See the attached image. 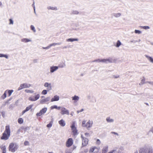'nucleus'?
Masks as SVG:
<instances>
[{
    "instance_id": "nucleus-44",
    "label": "nucleus",
    "mask_w": 153,
    "mask_h": 153,
    "mask_svg": "<svg viewBox=\"0 0 153 153\" xmlns=\"http://www.w3.org/2000/svg\"><path fill=\"white\" fill-rule=\"evenodd\" d=\"M72 13L74 14H78L79 13V12L77 10H73L72 11Z\"/></svg>"
},
{
    "instance_id": "nucleus-9",
    "label": "nucleus",
    "mask_w": 153,
    "mask_h": 153,
    "mask_svg": "<svg viewBox=\"0 0 153 153\" xmlns=\"http://www.w3.org/2000/svg\"><path fill=\"white\" fill-rule=\"evenodd\" d=\"M75 123L73 122L71 126L72 132L73 133V134L74 135L77 134V130L76 129V127H75Z\"/></svg>"
},
{
    "instance_id": "nucleus-30",
    "label": "nucleus",
    "mask_w": 153,
    "mask_h": 153,
    "mask_svg": "<svg viewBox=\"0 0 153 153\" xmlns=\"http://www.w3.org/2000/svg\"><path fill=\"white\" fill-rule=\"evenodd\" d=\"M66 66V65L65 63H63L62 64H59L58 66H57L58 67H59V68H63L65 67Z\"/></svg>"
},
{
    "instance_id": "nucleus-12",
    "label": "nucleus",
    "mask_w": 153,
    "mask_h": 153,
    "mask_svg": "<svg viewBox=\"0 0 153 153\" xmlns=\"http://www.w3.org/2000/svg\"><path fill=\"white\" fill-rule=\"evenodd\" d=\"M95 150V152H94V153H97L98 152V148L96 146H92L90 148L89 152L90 153L93 152Z\"/></svg>"
},
{
    "instance_id": "nucleus-1",
    "label": "nucleus",
    "mask_w": 153,
    "mask_h": 153,
    "mask_svg": "<svg viewBox=\"0 0 153 153\" xmlns=\"http://www.w3.org/2000/svg\"><path fill=\"white\" fill-rule=\"evenodd\" d=\"M10 130L9 126H7L5 127V129L2 134L1 139L4 140H7L10 135Z\"/></svg>"
},
{
    "instance_id": "nucleus-7",
    "label": "nucleus",
    "mask_w": 153,
    "mask_h": 153,
    "mask_svg": "<svg viewBox=\"0 0 153 153\" xmlns=\"http://www.w3.org/2000/svg\"><path fill=\"white\" fill-rule=\"evenodd\" d=\"M82 138V147L86 146L88 144V138L84 137L82 135H81Z\"/></svg>"
},
{
    "instance_id": "nucleus-55",
    "label": "nucleus",
    "mask_w": 153,
    "mask_h": 153,
    "mask_svg": "<svg viewBox=\"0 0 153 153\" xmlns=\"http://www.w3.org/2000/svg\"><path fill=\"white\" fill-rule=\"evenodd\" d=\"M147 82L151 85H153V82Z\"/></svg>"
},
{
    "instance_id": "nucleus-46",
    "label": "nucleus",
    "mask_w": 153,
    "mask_h": 153,
    "mask_svg": "<svg viewBox=\"0 0 153 153\" xmlns=\"http://www.w3.org/2000/svg\"><path fill=\"white\" fill-rule=\"evenodd\" d=\"M141 27H142L143 29L147 30L148 29L150 28V27L149 26H141Z\"/></svg>"
},
{
    "instance_id": "nucleus-34",
    "label": "nucleus",
    "mask_w": 153,
    "mask_h": 153,
    "mask_svg": "<svg viewBox=\"0 0 153 153\" xmlns=\"http://www.w3.org/2000/svg\"><path fill=\"white\" fill-rule=\"evenodd\" d=\"M0 57H4L6 59H8V56L6 54H0Z\"/></svg>"
},
{
    "instance_id": "nucleus-38",
    "label": "nucleus",
    "mask_w": 153,
    "mask_h": 153,
    "mask_svg": "<svg viewBox=\"0 0 153 153\" xmlns=\"http://www.w3.org/2000/svg\"><path fill=\"white\" fill-rule=\"evenodd\" d=\"M134 32L135 33L137 34H141L142 33V32L141 31H140V30H134Z\"/></svg>"
},
{
    "instance_id": "nucleus-35",
    "label": "nucleus",
    "mask_w": 153,
    "mask_h": 153,
    "mask_svg": "<svg viewBox=\"0 0 153 153\" xmlns=\"http://www.w3.org/2000/svg\"><path fill=\"white\" fill-rule=\"evenodd\" d=\"M25 92L27 93H33L34 91L33 90H30L28 89H26L25 90Z\"/></svg>"
},
{
    "instance_id": "nucleus-52",
    "label": "nucleus",
    "mask_w": 153,
    "mask_h": 153,
    "mask_svg": "<svg viewBox=\"0 0 153 153\" xmlns=\"http://www.w3.org/2000/svg\"><path fill=\"white\" fill-rule=\"evenodd\" d=\"M42 48L44 49H46V50L48 49H49L50 48L49 47V46L48 45V46H47V47H42Z\"/></svg>"
},
{
    "instance_id": "nucleus-43",
    "label": "nucleus",
    "mask_w": 153,
    "mask_h": 153,
    "mask_svg": "<svg viewBox=\"0 0 153 153\" xmlns=\"http://www.w3.org/2000/svg\"><path fill=\"white\" fill-rule=\"evenodd\" d=\"M32 105H30L29 106H28V107H27L26 108L25 110H26V111H28L30 108H32Z\"/></svg>"
},
{
    "instance_id": "nucleus-61",
    "label": "nucleus",
    "mask_w": 153,
    "mask_h": 153,
    "mask_svg": "<svg viewBox=\"0 0 153 153\" xmlns=\"http://www.w3.org/2000/svg\"><path fill=\"white\" fill-rule=\"evenodd\" d=\"M88 151V149H85L84 150V152H87Z\"/></svg>"
},
{
    "instance_id": "nucleus-57",
    "label": "nucleus",
    "mask_w": 153,
    "mask_h": 153,
    "mask_svg": "<svg viewBox=\"0 0 153 153\" xmlns=\"http://www.w3.org/2000/svg\"><path fill=\"white\" fill-rule=\"evenodd\" d=\"M30 129V128L29 127H27L25 128V130L27 131V130H29Z\"/></svg>"
},
{
    "instance_id": "nucleus-2",
    "label": "nucleus",
    "mask_w": 153,
    "mask_h": 153,
    "mask_svg": "<svg viewBox=\"0 0 153 153\" xmlns=\"http://www.w3.org/2000/svg\"><path fill=\"white\" fill-rule=\"evenodd\" d=\"M93 124V121L92 120H89L86 123V121L84 120L82 122V126L83 127H86L88 129L92 127Z\"/></svg>"
},
{
    "instance_id": "nucleus-11",
    "label": "nucleus",
    "mask_w": 153,
    "mask_h": 153,
    "mask_svg": "<svg viewBox=\"0 0 153 153\" xmlns=\"http://www.w3.org/2000/svg\"><path fill=\"white\" fill-rule=\"evenodd\" d=\"M61 113L62 115L66 114L68 115L69 114V111L65 108L62 107Z\"/></svg>"
},
{
    "instance_id": "nucleus-15",
    "label": "nucleus",
    "mask_w": 153,
    "mask_h": 153,
    "mask_svg": "<svg viewBox=\"0 0 153 153\" xmlns=\"http://www.w3.org/2000/svg\"><path fill=\"white\" fill-rule=\"evenodd\" d=\"M44 86L45 87L47 88V90L48 91L52 89V86L51 83L45 82L44 84Z\"/></svg>"
},
{
    "instance_id": "nucleus-59",
    "label": "nucleus",
    "mask_w": 153,
    "mask_h": 153,
    "mask_svg": "<svg viewBox=\"0 0 153 153\" xmlns=\"http://www.w3.org/2000/svg\"><path fill=\"white\" fill-rule=\"evenodd\" d=\"M85 136L88 137L89 136V134L88 133H85Z\"/></svg>"
},
{
    "instance_id": "nucleus-13",
    "label": "nucleus",
    "mask_w": 153,
    "mask_h": 153,
    "mask_svg": "<svg viewBox=\"0 0 153 153\" xmlns=\"http://www.w3.org/2000/svg\"><path fill=\"white\" fill-rule=\"evenodd\" d=\"M73 143L72 138H70L68 139L66 143V146L68 147H70L72 145Z\"/></svg>"
},
{
    "instance_id": "nucleus-6",
    "label": "nucleus",
    "mask_w": 153,
    "mask_h": 153,
    "mask_svg": "<svg viewBox=\"0 0 153 153\" xmlns=\"http://www.w3.org/2000/svg\"><path fill=\"white\" fill-rule=\"evenodd\" d=\"M31 86V85L30 84L27 83L22 84L20 85V86L19 87L18 90H20L25 88H29Z\"/></svg>"
},
{
    "instance_id": "nucleus-21",
    "label": "nucleus",
    "mask_w": 153,
    "mask_h": 153,
    "mask_svg": "<svg viewBox=\"0 0 153 153\" xmlns=\"http://www.w3.org/2000/svg\"><path fill=\"white\" fill-rule=\"evenodd\" d=\"M32 40L30 39L23 38L21 39V42L24 43H27L31 42Z\"/></svg>"
},
{
    "instance_id": "nucleus-51",
    "label": "nucleus",
    "mask_w": 153,
    "mask_h": 153,
    "mask_svg": "<svg viewBox=\"0 0 153 153\" xmlns=\"http://www.w3.org/2000/svg\"><path fill=\"white\" fill-rule=\"evenodd\" d=\"M9 21H10L9 24H10V25H11V24L13 25V20L12 19H9Z\"/></svg>"
},
{
    "instance_id": "nucleus-50",
    "label": "nucleus",
    "mask_w": 153,
    "mask_h": 153,
    "mask_svg": "<svg viewBox=\"0 0 153 153\" xmlns=\"http://www.w3.org/2000/svg\"><path fill=\"white\" fill-rule=\"evenodd\" d=\"M145 79H142L140 83L139 84L140 85L143 84L145 83Z\"/></svg>"
},
{
    "instance_id": "nucleus-23",
    "label": "nucleus",
    "mask_w": 153,
    "mask_h": 153,
    "mask_svg": "<svg viewBox=\"0 0 153 153\" xmlns=\"http://www.w3.org/2000/svg\"><path fill=\"white\" fill-rule=\"evenodd\" d=\"M112 15L115 18H118L121 16V13H114Z\"/></svg>"
},
{
    "instance_id": "nucleus-3",
    "label": "nucleus",
    "mask_w": 153,
    "mask_h": 153,
    "mask_svg": "<svg viewBox=\"0 0 153 153\" xmlns=\"http://www.w3.org/2000/svg\"><path fill=\"white\" fill-rule=\"evenodd\" d=\"M139 153H153V149L152 147L147 148H140L139 150Z\"/></svg>"
},
{
    "instance_id": "nucleus-64",
    "label": "nucleus",
    "mask_w": 153,
    "mask_h": 153,
    "mask_svg": "<svg viewBox=\"0 0 153 153\" xmlns=\"http://www.w3.org/2000/svg\"><path fill=\"white\" fill-rule=\"evenodd\" d=\"M27 112V111H26L25 110H24L22 112V114H24L25 112Z\"/></svg>"
},
{
    "instance_id": "nucleus-18",
    "label": "nucleus",
    "mask_w": 153,
    "mask_h": 153,
    "mask_svg": "<svg viewBox=\"0 0 153 153\" xmlns=\"http://www.w3.org/2000/svg\"><path fill=\"white\" fill-rule=\"evenodd\" d=\"M59 96L56 95H55L51 100V102H53L55 101H58L59 100Z\"/></svg>"
},
{
    "instance_id": "nucleus-48",
    "label": "nucleus",
    "mask_w": 153,
    "mask_h": 153,
    "mask_svg": "<svg viewBox=\"0 0 153 153\" xmlns=\"http://www.w3.org/2000/svg\"><path fill=\"white\" fill-rule=\"evenodd\" d=\"M29 144V142L27 141H25L24 143V144L25 146H28Z\"/></svg>"
},
{
    "instance_id": "nucleus-54",
    "label": "nucleus",
    "mask_w": 153,
    "mask_h": 153,
    "mask_svg": "<svg viewBox=\"0 0 153 153\" xmlns=\"http://www.w3.org/2000/svg\"><path fill=\"white\" fill-rule=\"evenodd\" d=\"M83 111H84V109H82L80 111H77V113H79L80 112H82Z\"/></svg>"
},
{
    "instance_id": "nucleus-14",
    "label": "nucleus",
    "mask_w": 153,
    "mask_h": 153,
    "mask_svg": "<svg viewBox=\"0 0 153 153\" xmlns=\"http://www.w3.org/2000/svg\"><path fill=\"white\" fill-rule=\"evenodd\" d=\"M59 68L57 66H52L50 68V71L51 73H52L56 71Z\"/></svg>"
},
{
    "instance_id": "nucleus-31",
    "label": "nucleus",
    "mask_w": 153,
    "mask_h": 153,
    "mask_svg": "<svg viewBox=\"0 0 153 153\" xmlns=\"http://www.w3.org/2000/svg\"><path fill=\"white\" fill-rule=\"evenodd\" d=\"M7 90V93L8 94V97H10L12 93L13 92V90Z\"/></svg>"
},
{
    "instance_id": "nucleus-56",
    "label": "nucleus",
    "mask_w": 153,
    "mask_h": 153,
    "mask_svg": "<svg viewBox=\"0 0 153 153\" xmlns=\"http://www.w3.org/2000/svg\"><path fill=\"white\" fill-rule=\"evenodd\" d=\"M138 42L137 41H135L134 40H131L130 41V42H131V43H135L137 42Z\"/></svg>"
},
{
    "instance_id": "nucleus-28",
    "label": "nucleus",
    "mask_w": 153,
    "mask_h": 153,
    "mask_svg": "<svg viewBox=\"0 0 153 153\" xmlns=\"http://www.w3.org/2000/svg\"><path fill=\"white\" fill-rule=\"evenodd\" d=\"M7 90L4 91L3 94L1 97V98L2 99H4L7 97Z\"/></svg>"
},
{
    "instance_id": "nucleus-4",
    "label": "nucleus",
    "mask_w": 153,
    "mask_h": 153,
    "mask_svg": "<svg viewBox=\"0 0 153 153\" xmlns=\"http://www.w3.org/2000/svg\"><path fill=\"white\" fill-rule=\"evenodd\" d=\"M18 149V145L16 143H10L9 146V150L12 152H14Z\"/></svg>"
},
{
    "instance_id": "nucleus-42",
    "label": "nucleus",
    "mask_w": 153,
    "mask_h": 153,
    "mask_svg": "<svg viewBox=\"0 0 153 153\" xmlns=\"http://www.w3.org/2000/svg\"><path fill=\"white\" fill-rule=\"evenodd\" d=\"M57 106L56 105H53L51 106L50 107L51 110H53L54 109H57Z\"/></svg>"
},
{
    "instance_id": "nucleus-20",
    "label": "nucleus",
    "mask_w": 153,
    "mask_h": 153,
    "mask_svg": "<svg viewBox=\"0 0 153 153\" xmlns=\"http://www.w3.org/2000/svg\"><path fill=\"white\" fill-rule=\"evenodd\" d=\"M79 39L78 38H69L66 39V41L67 42H72L74 41H78Z\"/></svg>"
},
{
    "instance_id": "nucleus-49",
    "label": "nucleus",
    "mask_w": 153,
    "mask_h": 153,
    "mask_svg": "<svg viewBox=\"0 0 153 153\" xmlns=\"http://www.w3.org/2000/svg\"><path fill=\"white\" fill-rule=\"evenodd\" d=\"M116 150L115 149L112 150L108 153H116Z\"/></svg>"
},
{
    "instance_id": "nucleus-58",
    "label": "nucleus",
    "mask_w": 153,
    "mask_h": 153,
    "mask_svg": "<svg viewBox=\"0 0 153 153\" xmlns=\"http://www.w3.org/2000/svg\"><path fill=\"white\" fill-rule=\"evenodd\" d=\"M120 149L121 150H123L124 149V147L123 146H120Z\"/></svg>"
},
{
    "instance_id": "nucleus-63",
    "label": "nucleus",
    "mask_w": 153,
    "mask_h": 153,
    "mask_svg": "<svg viewBox=\"0 0 153 153\" xmlns=\"http://www.w3.org/2000/svg\"><path fill=\"white\" fill-rule=\"evenodd\" d=\"M74 114V112H73V111H72L71 112V114H70V115L71 116H73V115Z\"/></svg>"
},
{
    "instance_id": "nucleus-19",
    "label": "nucleus",
    "mask_w": 153,
    "mask_h": 153,
    "mask_svg": "<svg viewBox=\"0 0 153 153\" xmlns=\"http://www.w3.org/2000/svg\"><path fill=\"white\" fill-rule=\"evenodd\" d=\"M145 56L150 62L153 64V58L152 57L146 55H145Z\"/></svg>"
},
{
    "instance_id": "nucleus-60",
    "label": "nucleus",
    "mask_w": 153,
    "mask_h": 153,
    "mask_svg": "<svg viewBox=\"0 0 153 153\" xmlns=\"http://www.w3.org/2000/svg\"><path fill=\"white\" fill-rule=\"evenodd\" d=\"M33 62L35 63H36L38 62V60L37 59H35L33 60Z\"/></svg>"
},
{
    "instance_id": "nucleus-10",
    "label": "nucleus",
    "mask_w": 153,
    "mask_h": 153,
    "mask_svg": "<svg viewBox=\"0 0 153 153\" xmlns=\"http://www.w3.org/2000/svg\"><path fill=\"white\" fill-rule=\"evenodd\" d=\"M47 108H43L42 110H41L40 111L37 113L36 114V115L37 116H41L42 115L44 114H45L47 111Z\"/></svg>"
},
{
    "instance_id": "nucleus-24",
    "label": "nucleus",
    "mask_w": 153,
    "mask_h": 153,
    "mask_svg": "<svg viewBox=\"0 0 153 153\" xmlns=\"http://www.w3.org/2000/svg\"><path fill=\"white\" fill-rule=\"evenodd\" d=\"M106 121L107 122L111 123H113L114 121V119L111 118L110 117H108L106 118Z\"/></svg>"
},
{
    "instance_id": "nucleus-25",
    "label": "nucleus",
    "mask_w": 153,
    "mask_h": 153,
    "mask_svg": "<svg viewBox=\"0 0 153 153\" xmlns=\"http://www.w3.org/2000/svg\"><path fill=\"white\" fill-rule=\"evenodd\" d=\"M106 59L107 63L113 62L115 61L114 59L113 58L110 57H109L107 59Z\"/></svg>"
},
{
    "instance_id": "nucleus-5",
    "label": "nucleus",
    "mask_w": 153,
    "mask_h": 153,
    "mask_svg": "<svg viewBox=\"0 0 153 153\" xmlns=\"http://www.w3.org/2000/svg\"><path fill=\"white\" fill-rule=\"evenodd\" d=\"M35 95L34 96H32L30 97L28 100L32 101H35L38 100L40 97V95L39 94H35Z\"/></svg>"
},
{
    "instance_id": "nucleus-36",
    "label": "nucleus",
    "mask_w": 153,
    "mask_h": 153,
    "mask_svg": "<svg viewBox=\"0 0 153 153\" xmlns=\"http://www.w3.org/2000/svg\"><path fill=\"white\" fill-rule=\"evenodd\" d=\"M101 143V142L100 140L99 139L96 140V144L97 145H99Z\"/></svg>"
},
{
    "instance_id": "nucleus-8",
    "label": "nucleus",
    "mask_w": 153,
    "mask_h": 153,
    "mask_svg": "<svg viewBox=\"0 0 153 153\" xmlns=\"http://www.w3.org/2000/svg\"><path fill=\"white\" fill-rule=\"evenodd\" d=\"M71 98L72 101L74 104L77 103L80 99L79 97L76 95L72 97Z\"/></svg>"
},
{
    "instance_id": "nucleus-26",
    "label": "nucleus",
    "mask_w": 153,
    "mask_h": 153,
    "mask_svg": "<svg viewBox=\"0 0 153 153\" xmlns=\"http://www.w3.org/2000/svg\"><path fill=\"white\" fill-rule=\"evenodd\" d=\"M47 8L48 10H57V9L56 7H51V6H48L47 7Z\"/></svg>"
},
{
    "instance_id": "nucleus-33",
    "label": "nucleus",
    "mask_w": 153,
    "mask_h": 153,
    "mask_svg": "<svg viewBox=\"0 0 153 153\" xmlns=\"http://www.w3.org/2000/svg\"><path fill=\"white\" fill-rule=\"evenodd\" d=\"M121 45V43L119 40H118L116 43V47L118 48Z\"/></svg>"
},
{
    "instance_id": "nucleus-29",
    "label": "nucleus",
    "mask_w": 153,
    "mask_h": 153,
    "mask_svg": "<svg viewBox=\"0 0 153 153\" xmlns=\"http://www.w3.org/2000/svg\"><path fill=\"white\" fill-rule=\"evenodd\" d=\"M61 44V43L60 42L58 43H53L50 44L48 46L49 47V48H50L52 46H55L56 45H60Z\"/></svg>"
},
{
    "instance_id": "nucleus-47",
    "label": "nucleus",
    "mask_w": 153,
    "mask_h": 153,
    "mask_svg": "<svg viewBox=\"0 0 153 153\" xmlns=\"http://www.w3.org/2000/svg\"><path fill=\"white\" fill-rule=\"evenodd\" d=\"M101 62H102L104 63H107L106 59H101Z\"/></svg>"
},
{
    "instance_id": "nucleus-45",
    "label": "nucleus",
    "mask_w": 153,
    "mask_h": 153,
    "mask_svg": "<svg viewBox=\"0 0 153 153\" xmlns=\"http://www.w3.org/2000/svg\"><path fill=\"white\" fill-rule=\"evenodd\" d=\"M101 59H96V60L93 61V62H96L99 63V62H101Z\"/></svg>"
},
{
    "instance_id": "nucleus-22",
    "label": "nucleus",
    "mask_w": 153,
    "mask_h": 153,
    "mask_svg": "<svg viewBox=\"0 0 153 153\" xmlns=\"http://www.w3.org/2000/svg\"><path fill=\"white\" fill-rule=\"evenodd\" d=\"M59 123L62 126H64L65 125V121L63 119H62L59 121Z\"/></svg>"
},
{
    "instance_id": "nucleus-39",
    "label": "nucleus",
    "mask_w": 153,
    "mask_h": 153,
    "mask_svg": "<svg viewBox=\"0 0 153 153\" xmlns=\"http://www.w3.org/2000/svg\"><path fill=\"white\" fill-rule=\"evenodd\" d=\"M120 77V76L119 75H114L112 76V78L114 79H116Z\"/></svg>"
},
{
    "instance_id": "nucleus-53",
    "label": "nucleus",
    "mask_w": 153,
    "mask_h": 153,
    "mask_svg": "<svg viewBox=\"0 0 153 153\" xmlns=\"http://www.w3.org/2000/svg\"><path fill=\"white\" fill-rule=\"evenodd\" d=\"M111 133L112 134H114L115 135H117V136H119V134H118V133H117V132H111Z\"/></svg>"
},
{
    "instance_id": "nucleus-16",
    "label": "nucleus",
    "mask_w": 153,
    "mask_h": 153,
    "mask_svg": "<svg viewBox=\"0 0 153 153\" xmlns=\"http://www.w3.org/2000/svg\"><path fill=\"white\" fill-rule=\"evenodd\" d=\"M102 150V153H106L108 150V145L104 146Z\"/></svg>"
},
{
    "instance_id": "nucleus-37",
    "label": "nucleus",
    "mask_w": 153,
    "mask_h": 153,
    "mask_svg": "<svg viewBox=\"0 0 153 153\" xmlns=\"http://www.w3.org/2000/svg\"><path fill=\"white\" fill-rule=\"evenodd\" d=\"M48 90H44L42 92L41 94L42 95H45L47 93Z\"/></svg>"
},
{
    "instance_id": "nucleus-17",
    "label": "nucleus",
    "mask_w": 153,
    "mask_h": 153,
    "mask_svg": "<svg viewBox=\"0 0 153 153\" xmlns=\"http://www.w3.org/2000/svg\"><path fill=\"white\" fill-rule=\"evenodd\" d=\"M50 100L49 97H47L45 99L41 100L40 101V102L41 104H44L46 102H48Z\"/></svg>"
},
{
    "instance_id": "nucleus-27",
    "label": "nucleus",
    "mask_w": 153,
    "mask_h": 153,
    "mask_svg": "<svg viewBox=\"0 0 153 153\" xmlns=\"http://www.w3.org/2000/svg\"><path fill=\"white\" fill-rule=\"evenodd\" d=\"M1 148L3 151L2 153H6V147L4 144H2L1 146Z\"/></svg>"
},
{
    "instance_id": "nucleus-41",
    "label": "nucleus",
    "mask_w": 153,
    "mask_h": 153,
    "mask_svg": "<svg viewBox=\"0 0 153 153\" xmlns=\"http://www.w3.org/2000/svg\"><path fill=\"white\" fill-rule=\"evenodd\" d=\"M30 28L34 32H35L36 31V29L35 27L33 25H31L30 26Z\"/></svg>"
},
{
    "instance_id": "nucleus-62",
    "label": "nucleus",
    "mask_w": 153,
    "mask_h": 153,
    "mask_svg": "<svg viewBox=\"0 0 153 153\" xmlns=\"http://www.w3.org/2000/svg\"><path fill=\"white\" fill-rule=\"evenodd\" d=\"M61 108L62 107H61L60 106H59L58 107V106H57V109H58V110H59L60 109H61Z\"/></svg>"
},
{
    "instance_id": "nucleus-40",
    "label": "nucleus",
    "mask_w": 153,
    "mask_h": 153,
    "mask_svg": "<svg viewBox=\"0 0 153 153\" xmlns=\"http://www.w3.org/2000/svg\"><path fill=\"white\" fill-rule=\"evenodd\" d=\"M18 121L19 123L22 124L23 123V120L22 118H19L18 119Z\"/></svg>"
},
{
    "instance_id": "nucleus-32",
    "label": "nucleus",
    "mask_w": 153,
    "mask_h": 153,
    "mask_svg": "<svg viewBox=\"0 0 153 153\" xmlns=\"http://www.w3.org/2000/svg\"><path fill=\"white\" fill-rule=\"evenodd\" d=\"M53 123V121L52 120L50 122L49 124L47 125V127L48 128H51L52 126Z\"/></svg>"
}]
</instances>
